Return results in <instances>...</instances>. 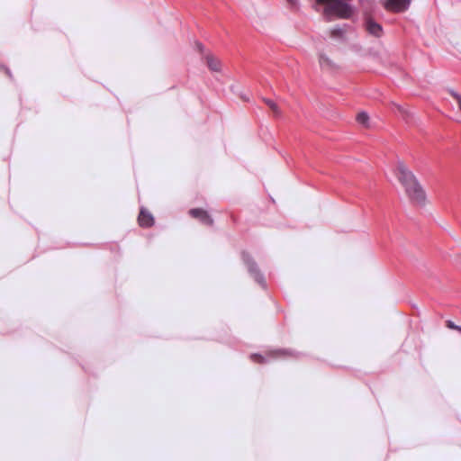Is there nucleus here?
I'll return each mask as SVG.
<instances>
[{"label": "nucleus", "instance_id": "1", "mask_svg": "<svg viewBox=\"0 0 461 461\" xmlns=\"http://www.w3.org/2000/svg\"><path fill=\"white\" fill-rule=\"evenodd\" d=\"M397 178L405 189V193L413 203L424 204L426 194L414 174L402 161L397 164Z\"/></svg>", "mask_w": 461, "mask_h": 461}, {"label": "nucleus", "instance_id": "7", "mask_svg": "<svg viewBox=\"0 0 461 461\" xmlns=\"http://www.w3.org/2000/svg\"><path fill=\"white\" fill-rule=\"evenodd\" d=\"M139 223L141 227L148 228L153 225L154 218L152 214L144 208L140 209V215L138 217Z\"/></svg>", "mask_w": 461, "mask_h": 461}, {"label": "nucleus", "instance_id": "18", "mask_svg": "<svg viewBox=\"0 0 461 461\" xmlns=\"http://www.w3.org/2000/svg\"><path fill=\"white\" fill-rule=\"evenodd\" d=\"M5 71L8 74V76L11 77H12L11 71L8 68H5Z\"/></svg>", "mask_w": 461, "mask_h": 461}, {"label": "nucleus", "instance_id": "2", "mask_svg": "<svg viewBox=\"0 0 461 461\" xmlns=\"http://www.w3.org/2000/svg\"><path fill=\"white\" fill-rule=\"evenodd\" d=\"M319 4L327 5V9L339 14L342 18H347L351 14V7L342 0H316Z\"/></svg>", "mask_w": 461, "mask_h": 461}, {"label": "nucleus", "instance_id": "10", "mask_svg": "<svg viewBox=\"0 0 461 461\" xmlns=\"http://www.w3.org/2000/svg\"><path fill=\"white\" fill-rule=\"evenodd\" d=\"M357 121L358 123L364 125V126H367L368 125V121H369V116L368 114L366 113V112H360L357 115Z\"/></svg>", "mask_w": 461, "mask_h": 461}, {"label": "nucleus", "instance_id": "11", "mask_svg": "<svg viewBox=\"0 0 461 461\" xmlns=\"http://www.w3.org/2000/svg\"><path fill=\"white\" fill-rule=\"evenodd\" d=\"M319 62L321 67L322 68H330L332 67L331 60L324 54H321L319 57Z\"/></svg>", "mask_w": 461, "mask_h": 461}, {"label": "nucleus", "instance_id": "6", "mask_svg": "<svg viewBox=\"0 0 461 461\" xmlns=\"http://www.w3.org/2000/svg\"><path fill=\"white\" fill-rule=\"evenodd\" d=\"M189 214L193 218L199 220L204 225L211 226L213 223V220L212 219V217L209 215V213L206 211H204L203 209H200V208L191 209L189 211Z\"/></svg>", "mask_w": 461, "mask_h": 461}, {"label": "nucleus", "instance_id": "17", "mask_svg": "<svg viewBox=\"0 0 461 461\" xmlns=\"http://www.w3.org/2000/svg\"><path fill=\"white\" fill-rule=\"evenodd\" d=\"M290 5H295L297 4V0H286Z\"/></svg>", "mask_w": 461, "mask_h": 461}, {"label": "nucleus", "instance_id": "12", "mask_svg": "<svg viewBox=\"0 0 461 461\" xmlns=\"http://www.w3.org/2000/svg\"><path fill=\"white\" fill-rule=\"evenodd\" d=\"M263 101L265 102V104L269 106V108L277 115L279 113V110H278V107L276 105V104L268 99V98H263Z\"/></svg>", "mask_w": 461, "mask_h": 461}, {"label": "nucleus", "instance_id": "5", "mask_svg": "<svg viewBox=\"0 0 461 461\" xmlns=\"http://www.w3.org/2000/svg\"><path fill=\"white\" fill-rule=\"evenodd\" d=\"M411 0H386L384 6L393 12H404L410 6Z\"/></svg>", "mask_w": 461, "mask_h": 461}, {"label": "nucleus", "instance_id": "8", "mask_svg": "<svg viewBox=\"0 0 461 461\" xmlns=\"http://www.w3.org/2000/svg\"><path fill=\"white\" fill-rule=\"evenodd\" d=\"M366 31L375 37H380L383 34V28L381 24L377 23L372 19H367L366 22Z\"/></svg>", "mask_w": 461, "mask_h": 461}, {"label": "nucleus", "instance_id": "4", "mask_svg": "<svg viewBox=\"0 0 461 461\" xmlns=\"http://www.w3.org/2000/svg\"><path fill=\"white\" fill-rule=\"evenodd\" d=\"M242 260L248 267V271L251 276L254 277L255 281L258 282L263 288L267 287V283L264 276L260 273L257 263L253 258L247 253L242 252Z\"/></svg>", "mask_w": 461, "mask_h": 461}, {"label": "nucleus", "instance_id": "13", "mask_svg": "<svg viewBox=\"0 0 461 461\" xmlns=\"http://www.w3.org/2000/svg\"><path fill=\"white\" fill-rule=\"evenodd\" d=\"M447 326L449 329L456 330H457V331H459L461 333V326L456 325L453 321H447Z\"/></svg>", "mask_w": 461, "mask_h": 461}, {"label": "nucleus", "instance_id": "14", "mask_svg": "<svg viewBox=\"0 0 461 461\" xmlns=\"http://www.w3.org/2000/svg\"><path fill=\"white\" fill-rule=\"evenodd\" d=\"M450 95L458 102L459 98H461V95L454 90H450Z\"/></svg>", "mask_w": 461, "mask_h": 461}, {"label": "nucleus", "instance_id": "16", "mask_svg": "<svg viewBox=\"0 0 461 461\" xmlns=\"http://www.w3.org/2000/svg\"><path fill=\"white\" fill-rule=\"evenodd\" d=\"M196 45H197L198 50H199L201 52H203V45L202 43H200V42H197V43H196Z\"/></svg>", "mask_w": 461, "mask_h": 461}, {"label": "nucleus", "instance_id": "15", "mask_svg": "<svg viewBox=\"0 0 461 461\" xmlns=\"http://www.w3.org/2000/svg\"><path fill=\"white\" fill-rule=\"evenodd\" d=\"M343 33V31L340 28H335L332 30V35H341Z\"/></svg>", "mask_w": 461, "mask_h": 461}, {"label": "nucleus", "instance_id": "9", "mask_svg": "<svg viewBox=\"0 0 461 461\" xmlns=\"http://www.w3.org/2000/svg\"><path fill=\"white\" fill-rule=\"evenodd\" d=\"M206 61L209 68L212 71L218 72L221 70V62L217 59L208 55L206 57Z\"/></svg>", "mask_w": 461, "mask_h": 461}, {"label": "nucleus", "instance_id": "3", "mask_svg": "<svg viewBox=\"0 0 461 461\" xmlns=\"http://www.w3.org/2000/svg\"><path fill=\"white\" fill-rule=\"evenodd\" d=\"M294 352L289 349H275L269 351L266 356L260 354H251L250 358L257 363H267L271 359L287 358L294 357Z\"/></svg>", "mask_w": 461, "mask_h": 461}]
</instances>
